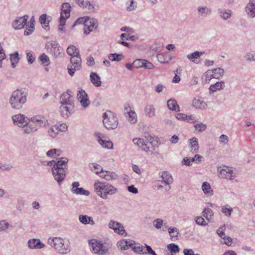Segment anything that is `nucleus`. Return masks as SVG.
Here are the masks:
<instances>
[{
    "label": "nucleus",
    "instance_id": "nucleus-24",
    "mask_svg": "<svg viewBox=\"0 0 255 255\" xmlns=\"http://www.w3.org/2000/svg\"><path fill=\"white\" fill-rule=\"evenodd\" d=\"M192 105L194 107L201 110H204L207 107L206 103L202 98H194L193 100Z\"/></svg>",
    "mask_w": 255,
    "mask_h": 255
},
{
    "label": "nucleus",
    "instance_id": "nucleus-4",
    "mask_svg": "<svg viewBox=\"0 0 255 255\" xmlns=\"http://www.w3.org/2000/svg\"><path fill=\"white\" fill-rule=\"evenodd\" d=\"M103 118L104 125L107 129H114L117 128L118 125V119L113 113L107 111L104 114Z\"/></svg>",
    "mask_w": 255,
    "mask_h": 255
},
{
    "label": "nucleus",
    "instance_id": "nucleus-28",
    "mask_svg": "<svg viewBox=\"0 0 255 255\" xmlns=\"http://www.w3.org/2000/svg\"><path fill=\"white\" fill-rule=\"evenodd\" d=\"M90 77L91 82L95 86L100 87L101 86V78L96 73L91 72Z\"/></svg>",
    "mask_w": 255,
    "mask_h": 255
},
{
    "label": "nucleus",
    "instance_id": "nucleus-10",
    "mask_svg": "<svg viewBox=\"0 0 255 255\" xmlns=\"http://www.w3.org/2000/svg\"><path fill=\"white\" fill-rule=\"evenodd\" d=\"M84 24V33L87 35L97 28L98 22L95 19H89L88 18V19L85 20Z\"/></svg>",
    "mask_w": 255,
    "mask_h": 255
},
{
    "label": "nucleus",
    "instance_id": "nucleus-35",
    "mask_svg": "<svg viewBox=\"0 0 255 255\" xmlns=\"http://www.w3.org/2000/svg\"><path fill=\"white\" fill-rule=\"evenodd\" d=\"M202 189L206 195L210 196L213 195V190L209 183L204 182L202 184Z\"/></svg>",
    "mask_w": 255,
    "mask_h": 255
},
{
    "label": "nucleus",
    "instance_id": "nucleus-42",
    "mask_svg": "<svg viewBox=\"0 0 255 255\" xmlns=\"http://www.w3.org/2000/svg\"><path fill=\"white\" fill-rule=\"evenodd\" d=\"M39 21L41 24H43L44 28L47 30V28L49 29V21H47V15L46 14H42L39 17Z\"/></svg>",
    "mask_w": 255,
    "mask_h": 255
},
{
    "label": "nucleus",
    "instance_id": "nucleus-40",
    "mask_svg": "<svg viewBox=\"0 0 255 255\" xmlns=\"http://www.w3.org/2000/svg\"><path fill=\"white\" fill-rule=\"evenodd\" d=\"M167 248L171 254H177L179 253L180 249L178 245L171 243L167 245Z\"/></svg>",
    "mask_w": 255,
    "mask_h": 255
},
{
    "label": "nucleus",
    "instance_id": "nucleus-37",
    "mask_svg": "<svg viewBox=\"0 0 255 255\" xmlns=\"http://www.w3.org/2000/svg\"><path fill=\"white\" fill-rule=\"evenodd\" d=\"M61 131V129L56 126H51L48 130L47 132L50 136L54 138Z\"/></svg>",
    "mask_w": 255,
    "mask_h": 255
},
{
    "label": "nucleus",
    "instance_id": "nucleus-53",
    "mask_svg": "<svg viewBox=\"0 0 255 255\" xmlns=\"http://www.w3.org/2000/svg\"><path fill=\"white\" fill-rule=\"evenodd\" d=\"M38 60L42 64L49 62V59L48 56L45 53H42V54H41L38 57Z\"/></svg>",
    "mask_w": 255,
    "mask_h": 255
},
{
    "label": "nucleus",
    "instance_id": "nucleus-8",
    "mask_svg": "<svg viewBox=\"0 0 255 255\" xmlns=\"http://www.w3.org/2000/svg\"><path fill=\"white\" fill-rule=\"evenodd\" d=\"M133 142L139 147L141 148L144 151L147 152L149 151L150 148L147 144L149 143L153 145L155 143L157 142V141L154 140L152 136H149L147 138L146 141L143 138H136L133 139Z\"/></svg>",
    "mask_w": 255,
    "mask_h": 255
},
{
    "label": "nucleus",
    "instance_id": "nucleus-6",
    "mask_svg": "<svg viewBox=\"0 0 255 255\" xmlns=\"http://www.w3.org/2000/svg\"><path fill=\"white\" fill-rule=\"evenodd\" d=\"M71 9V7L69 3L65 2L62 4L58 27L60 30H62V27L65 24L66 19L69 17Z\"/></svg>",
    "mask_w": 255,
    "mask_h": 255
},
{
    "label": "nucleus",
    "instance_id": "nucleus-9",
    "mask_svg": "<svg viewBox=\"0 0 255 255\" xmlns=\"http://www.w3.org/2000/svg\"><path fill=\"white\" fill-rule=\"evenodd\" d=\"M67 53L71 56L70 61L71 64H79L81 59L79 55V50L73 45H69L67 49Z\"/></svg>",
    "mask_w": 255,
    "mask_h": 255
},
{
    "label": "nucleus",
    "instance_id": "nucleus-50",
    "mask_svg": "<svg viewBox=\"0 0 255 255\" xmlns=\"http://www.w3.org/2000/svg\"><path fill=\"white\" fill-rule=\"evenodd\" d=\"M198 12L201 14L204 13L206 14H210L211 12V10L210 8L205 6H199L198 7Z\"/></svg>",
    "mask_w": 255,
    "mask_h": 255
},
{
    "label": "nucleus",
    "instance_id": "nucleus-58",
    "mask_svg": "<svg viewBox=\"0 0 255 255\" xmlns=\"http://www.w3.org/2000/svg\"><path fill=\"white\" fill-rule=\"evenodd\" d=\"M97 6L94 2L88 1L87 7L89 12H94L97 9Z\"/></svg>",
    "mask_w": 255,
    "mask_h": 255
},
{
    "label": "nucleus",
    "instance_id": "nucleus-22",
    "mask_svg": "<svg viewBox=\"0 0 255 255\" xmlns=\"http://www.w3.org/2000/svg\"><path fill=\"white\" fill-rule=\"evenodd\" d=\"M190 150L192 153L197 152L199 149L198 141L196 137H193L189 140Z\"/></svg>",
    "mask_w": 255,
    "mask_h": 255
},
{
    "label": "nucleus",
    "instance_id": "nucleus-36",
    "mask_svg": "<svg viewBox=\"0 0 255 255\" xmlns=\"http://www.w3.org/2000/svg\"><path fill=\"white\" fill-rule=\"evenodd\" d=\"M225 87V83L224 82H218L215 84L211 85L209 88L210 91L212 92H215L217 90L223 89Z\"/></svg>",
    "mask_w": 255,
    "mask_h": 255
},
{
    "label": "nucleus",
    "instance_id": "nucleus-63",
    "mask_svg": "<svg viewBox=\"0 0 255 255\" xmlns=\"http://www.w3.org/2000/svg\"><path fill=\"white\" fill-rule=\"evenodd\" d=\"M228 137L225 134H222L219 137V141L223 145H226L228 142Z\"/></svg>",
    "mask_w": 255,
    "mask_h": 255
},
{
    "label": "nucleus",
    "instance_id": "nucleus-52",
    "mask_svg": "<svg viewBox=\"0 0 255 255\" xmlns=\"http://www.w3.org/2000/svg\"><path fill=\"white\" fill-rule=\"evenodd\" d=\"M168 232L171 238L176 237L178 235V230L176 228L170 227L168 228Z\"/></svg>",
    "mask_w": 255,
    "mask_h": 255
},
{
    "label": "nucleus",
    "instance_id": "nucleus-3",
    "mask_svg": "<svg viewBox=\"0 0 255 255\" xmlns=\"http://www.w3.org/2000/svg\"><path fill=\"white\" fill-rule=\"evenodd\" d=\"M26 101V96L20 90L14 91L9 100V103L15 109H20Z\"/></svg>",
    "mask_w": 255,
    "mask_h": 255
},
{
    "label": "nucleus",
    "instance_id": "nucleus-27",
    "mask_svg": "<svg viewBox=\"0 0 255 255\" xmlns=\"http://www.w3.org/2000/svg\"><path fill=\"white\" fill-rule=\"evenodd\" d=\"M144 112L146 116L152 118L155 116L156 110L152 105H146L144 108Z\"/></svg>",
    "mask_w": 255,
    "mask_h": 255
},
{
    "label": "nucleus",
    "instance_id": "nucleus-49",
    "mask_svg": "<svg viewBox=\"0 0 255 255\" xmlns=\"http://www.w3.org/2000/svg\"><path fill=\"white\" fill-rule=\"evenodd\" d=\"M19 55L17 52L10 55V60L11 64H17L19 62Z\"/></svg>",
    "mask_w": 255,
    "mask_h": 255
},
{
    "label": "nucleus",
    "instance_id": "nucleus-46",
    "mask_svg": "<svg viewBox=\"0 0 255 255\" xmlns=\"http://www.w3.org/2000/svg\"><path fill=\"white\" fill-rule=\"evenodd\" d=\"M90 168L96 174L102 173L103 171L102 166L97 164L93 163L91 164Z\"/></svg>",
    "mask_w": 255,
    "mask_h": 255
},
{
    "label": "nucleus",
    "instance_id": "nucleus-59",
    "mask_svg": "<svg viewBox=\"0 0 255 255\" xmlns=\"http://www.w3.org/2000/svg\"><path fill=\"white\" fill-rule=\"evenodd\" d=\"M203 158V156L199 154H196L194 157H191V160L193 162H195L197 164H199L201 162L202 159Z\"/></svg>",
    "mask_w": 255,
    "mask_h": 255
},
{
    "label": "nucleus",
    "instance_id": "nucleus-60",
    "mask_svg": "<svg viewBox=\"0 0 255 255\" xmlns=\"http://www.w3.org/2000/svg\"><path fill=\"white\" fill-rule=\"evenodd\" d=\"M232 211L233 209L232 208H228V205L224 206L222 207L223 213H224L227 216H230Z\"/></svg>",
    "mask_w": 255,
    "mask_h": 255
},
{
    "label": "nucleus",
    "instance_id": "nucleus-51",
    "mask_svg": "<svg viewBox=\"0 0 255 255\" xmlns=\"http://www.w3.org/2000/svg\"><path fill=\"white\" fill-rule=\"evenodd\" d=\"M125 37L126 40H131L135 41L137 38L136 36L134 35H129V34H127L126 33H122L121 35V38L122 40H124V38Z\"/></svg>",
    "mask_w": 255,
    "mask_h": 255
},
{
    "label": "nucleus",
    "instance_id": "nucleus-20",
    "mask_svg": "<svg viewBox=\"0 0 255 255\" xmlns=\"http://www.w3.org/2000/svg\"><path fill=\"white\" fill-rule=\"evenodd\" d=\"M156 58L160 64H169L172 59L171 56L167 53L158 54Z\"/></svg>",
    "mask_w": 255,
    "mask_h": 255
},
{
    "label": "nucleus",
    "instance_id": "nucleus-16",
    "mask_svg": "<svg viewBox=\"0 0 255 255\" xmlns=\"http://www.w3.org/2000/svg\"><path fill=\"white\" fill-rule=\"evenodd\" d=\"M13 123L19 127H24L28 124L27 121L29 120L23 115L18 114L12 117Z\"/></svg>",
    "mask_w": 255,
    "mask_h": 255
},
{
    "label": "nucleus",
    "instance_id": "nucleus-54",
    "mask_svg": "<svg viewBox=\"0 0 255 255\" xmlns=\"http://www.w3.org/2000/svg\"><path fill=\"white\" fill-rule=\"evenodd\" d=\"M194 127L198 132L204 131L207 128L206 126L202 123L195 124Z\"/></svg>",
    "mask_w": 255,
    "mask_h": 255
},
{
    "label": "nucleus",
    "instance_id": "nucleus-31",
    "mask_svg": "<svg viewBox=\"0 0 255 255\" xmlns=\"http://www.w3.org/2000/svg\"><path fill=\"white\" fill-rule=\"evenodd\" d=\"M79 220L80 222L83 224H95V222L93 218L86 215H80L79 216Z\"/></svg>",
    "mask_w": 255,
    "mask_h": 255
},
{
    "label": "nucleus",
    "instance_id": "nucleus-14",
    "mask_svg": "<svg viewBox=\"0 0 255 255\" xmlns=\"http://www.w3.org/2000/svg\"><path fill=\"white\" fill-rule=\"evenodd\" d=\"M117 191V189L113 186L112 185L109 184H105L104 187L103 188V192H101V193L99 194L103 199H105L107 198L108 194L113 195Z\"/></svg>",
    "mask_w": 255,
    "mask_h": 255
},
{
    "label": "nucleus",
    "instance_id": "nucleus-47",
    "mask_svg": "<svg viewBox=\"0 0 255 255\" xmlns=\"http://www.w3.org/2000/svg\"><path fill=\"white\" fill-rule=\"evenodd\" d=\"M105 183L97 181L94 184V188L96 192L99 194L101 192H103V188L105 186Z\"/></svg>",
    "mask_w": 255,
    "mask_h": 255
},
{
    "label": "nucleus",
    "instance_id": "nucleus-34",
    "mask_svg": "<svg viewBox=\"0 0 255 255\" xmlns=\"http://www.w3.org/2000/svg\"><path fill=\"white\" fill-rule=\"evenodd\" d=\"M30 120L33 123H37L40 126H41L43 124L44 126H46L48 124V121L47 120H45L44 118L41 117L39 116L33 117L31 118Z\"/></svg>",
    "mask_w": 255,
    "mask_h": 255
},
{
    "label": "nucleus",
    "instance_id": "nucleus-2",
    "mask_svg": "<svg viewBox=\"0 0 255 255\" xmlns=\"http://www.w3.org/2000/svg\"><path fill=\"white\" fill-rule=\"evenodd\" d=\"M48 243L60 254H68L71 251L70 244H65L64 240L61 238H50L48 240Z\"/></svg>",
    "mask_w": 255,
    "mask_h": 255
},
{
    "label": "nucleus",
    "instance_id": "nucleus-39",
    "mask_svg": "<svg viewBox=\"0 0 255 255\" xmlns=\"http://www.w3.org/2000/svg\"><path fill=\"white\" fill-rule=\"evenodd\" d=\"M212 70H207L203 76L202 79H204L205 82L208 83L212 78H214Z\"/></svg>",
    "mask_w": 255,
    "mask_h": 255
},
{
    "label": "nucleus",
    "instance_id": "nucleus-12",
    "mask_svg": "<svg viewBox=\"0 0 255 255\" xmlns=\"http://www.w3.org/2000/svg\"><path fill=\"white\" fill-rule=\"evenodd\" d=\"M28 17L27 15L17 17L12 23L13 27L15 29H20L23 28L25 25L28 26L27 24Z\"/></svg>",
    "mask_w": 255,
    "mask_h": 255
},
{
    "label": "nucleus",
    "instance_id": "nucleus-5",
    "mask_svg": "<svg viewBox=\"0 0 255 255\" xmlns=\"http://www.w3.org/2000/svg\"><path fill=\"white\" fill-rule=\"evenodd\" d=\"M219 177L227 180H232L236 175V170L231 167L223 165L218 167Z\"/></svg>",
    "mask_w": 255,
    "mask_h": 255
},
{
    "label": "nucleus",
    "instance_id": "nucleus-19",
    "mask_svg": "<svg viewBox=\"0 0 255 255\" xmlns=\"http://www.w3.org/2000/svg\"><path fill=\"white\" fill-rule=\"evenodd\" d=\"M45 47L47 50H50L51 52L53 53L55 55L60 53L59 50L60 46L56 41H50L47 42Z\"/></svg>",
    "mask_w": 255,
    "mask_h": 255
},
{
    "label": "nucleus",
    "instance_id": "nucleus-44",
    "mask_svg": "<svg viewBox=\"0 0 255 255\" xmlns=\"http://www.w3.org/2000/svg\"><path fill=\"white\" fill-rule=\"evenodd\" d=\"M212 70L214 74L213 75H214V78L215 79H219L223 75L224 73V69L220 68H215L214 69H212Z\"/></svg>",
    "mask_w": 255,
    "mask_h": 255
},
{
    "label": "nucleus",
    "instance_id": "nucleus-30",
    "mask_svg": "<svg viewBox=\"0 0 255 255\" xmlns=\"http://www.w3.org/2000/svg\"><path fill=\"white\" fill-rule=\"evenodd\" d=\"M205 54L204 51H195L187 55V58L191 62L195 63V61L200 57V56Z\"/></svg>",
    "mask_w": 255,
    "mask_h": 255
},
{
    "label": "nucleus",
    "instance_id": "nucleus-48",
    "mask_svg": "<svg viewBox=\"0 0 255 255\" xmlns=\"http://www.w3.org/2000/svg\"><path fill=\"white\" fill-rule=\"evenodd\" d=\"M61 151L60 150H58L57 149L54 148L48 150L46 154L48 156L53 157L55 155L58 156H60L61 155Z\"/></svg>",
    "mask_w": 255,
    "mask_h": 255
},
{
    "label": "nucleus",
    "instance_id": "nucleus-13",
    "mask_svg": "<svg viewBox=\"0 0 255 255\" xmlns=\"http://www.w3.org/2000/svg\"><path fill=\"white\" fill-rule=\"evenodd\" d=\"M74 105H67L61 104L59 107V111L62 117L67 118L74 112Z\"/></svg>",
    "mask_w": 255,
    "mask_h": 255
},
{
    "label": "nucleus",
    "instance_id": "nucleus-15",
    "mask_svg": "<svg viewBox=\"0 0 255 255\" xmlns=\"http://www.w3.org/2000/svg\"><path fill=\"white\" fill-rule=\"evenodd\" d=\"M161 183L164 186L165 191H168L170 189V184L173 182V178L172 176L167 172L164 171L162 173Z\"/></svg>",
    "mask_w": 255,
    "mask_h": 255
},
{
    "label": "nucleus",
    "instance_id": "nucleus-26",
    "mask_svg": "<svg viewBox=\"0 0 255 255\" xmlns=\"http://www.w3.org/2000/svg\"><path fill=\"white\" fill-rule=\"evenodd\" d=\"M28 243L29 247L31 249H41L44 246L38 239L29 240Z\"/></svg>",
    "mask_w": 255,
    "mask_h": 255
},
{
    "label": "nucleus",
    "instance_id": "nucleus-25",
    "mask_svg": "<svg viewBox=\"0 0 255 255\" xmlns=\"http://www.w3.org/2000/svg\"><path fill=\"white\" fill-rule=\"evenodd\" d=\"M95 135L96 136L98 137V140L99 143L104 148H107L108 149H112L113 148V142L111 141H106L101 139L100 136V133H95Z\"/></svg>",
    "mask_w": 255,
    "mask_h": 255
},
{
    "label": "nucleus",
    "instance_id": "nucleus-43",
    "mask_svg": "<svg viewBox=\"0 0 255 255\" xmlns=\"http://www.w3.org/2000/svg\"><path fill=\"white\" fill-rule=\"evenodd\" d=\"M202 215L207 220L210 221L212 216L213 215V212L210 208H205L202 212Z\"/></svg>",
    "mask_w": 255,
    "mask_h": 255
},
{
    "label": "nucleus",
    "instance_id": "nucleus-45",
    "mask_svg": "<svg viewBox=\"0 0 255 255\" xmlns=\"http://www.w3.org/2000/svg\"><path fill=\"white\" fill-rule=\"evenodd\" d=\"M124 58V56L122 54L113 53L111 54L109 56L110 60L114 61L119 62Z\"/></svg>",
    "mask_w": 255,
    "mask_h": 255
},
{
    "label": "nucleus",
    "instance_id": "nucleus-56",
    "mask_svg": "<svg viewBox=\"0 0 255 255\" xmlns=\"http://www.w3.org/2000/svg\"><path fill=\"white\" fill-rule=\"evenodd\" d=\"M27 59L28 63H32L35 59V54L34 52L30 51L26 54Z\"/></svg>",
    "mask_w": 255,
    "mask_h": 255
},
{
    "label": "nucleus",
    "instance_id": "nucleus-29",
    "mask_svg": "<svg viewBox=\"0 0 255 255\" xmlns=\"http://www.w3.org/2000/svg\"><path fill=\"white\" fill-rule=\"evenodd\" d=\"M167 105L170 110L175 112L180 111V108L176 101L173 99L168 100L167 102Z\"/></svg>",
    "mask_w": 255,
    "mask_h": 255
},
{
    "label": "nucleus",
    "instance_id": "nucleus-41",
    "mask_svg": "<svg viewBox=\"0 0 255 255\" xmlns=\"http://www.w3.org/2000/svg\"><path fill=\"white\" fill-rule=\"evenodd\" d=\"M71 191L73 193L77 194V195H84L86 196H88L90 194V192L87 190H85L83 188H77L76 189H73L71 190Z\"/></svg>",
    "mask_w": 255,
    "mask_h": 255
},
{
    "label": "nucleus",
    "instance_id": "nucleus-17",
    "mask_svg": "<svg viewBox=\"0 0 255 255\" xmlns=\"http://www.w3.org/2000/svg\"><path fill=\"white\" fill-rule=\"evenodd\" d=\"M77 99L83 107L86 108L89 105L90 101L88 99L87 93L84 90L81 89L78 91Z\"/></svg>",
    "mask_w": 255,
    "mask_h": 255
},
{
    "label": "nucleus",
    "instance_id": "nucleus-64",
    "mask_svg": "<svg viewBox=\"0 0 255 255\" xmlns=\"http://www.w3.org/2000/svg\"><path fill=\"white\" fill-rule=\"evenodd\" d=\"M77 3L83 8H87L88 1L84 0H75Z\"/></svg>",
    "mask_w": 255,
    "mask_h": 255
},
{
    "label": "nucleus",
    "instance_id": "nucleus-55",
    "mask_svg": "<svg viewBox=\"0 0 255 255\" xmlns=\"http://www.w3.org/2000/svg\"><path fill=\"white\" fill-rule=\"evenodd\" d=\"M195 222L197 224L205 226L208 225V223L205 221L204 219L202 217H197L195 219Z\"/></svg>",
    "mask_w": 255,
    "mask_h": 255
},
{
    "label": "nucleus",
    "instance_id": "nucleus-21",
    "mask_svg": "<svg viewBox=\"0 0 255 255\" xmlns=\"http://www.w3.org/2000/svg\"><path fill=\"white\" fill-rule=\"evenodd\" d=\"M246 11L251 17L255 16V0H250L246 8Z\"/></svg>",
    "mask_w": 255,
    "mask_h": 255
},
{
    "label": "nucleus",
    "instance_id": "nucleus-38",
    "mask_svg": "<svg viewBox=\"0 0 255 255\" xmlns=\"http://www.w3.org/2000/svg\"><path fill=\"white\" fill-rule=\"evenodd\" d=\"M125 116L130 123L134 124L137 122L136 114L134 111H130L127 115H125Z\"/></svg>",
    "mask_w": 255,
    "mask_h": 255
},
{
    "label": "nucleus",
    "instance_id": "nucleus-33",
    "mask_svg": "<svg viewBox=\"0 0 255 255\" xmlns=\"http://www.w3.org/2000/svg\"><path fill=\"white\" fill-rule=\"evenodd\" d=\"M218 12L219 13L220 16L225 20H227L229 18L232 14V12L231 10H227L224 8L218 9Z\"/></svg>",
    "mask_w": 255,
    "mask_h": 255
},
{
    "label": "nucleus",
    "instance_id": "nucleus-61",
    "mask_svg": "<svg viewBox=\"0 0 255 255\" xmlns=\"http://www.w3.org/2000/svg\"><path fill=\"white\" fill-rule=\"evenodd\" d=\"M246 60L250 62L255 61V54L252 53H248L245 56Z\"/></svg>",
    "mask_w": 255,
    "mask_h": 255
},
{
    "label": "nucleus",
    "instance_id": "nucleus-57",
    "mask_svg": "<svg viewBox=\"0 0 255 255\" xmlns=\"http://www.w3.org/2000/svg\"><path fill=\"white\" fill-rule=\"evenodd\" d=\"M143 249L144 248L143 246H134L132 248V250H133L135 253L142 254H146V252H143Z\"/></svg>",
    "mask_w": 255,
    "mask_h": 255
},
{
    "label": "nucleus",
    "instance_id": "nucleus-32",
    "mask_svg": "<svg viewBox=\"0 0 255 255\" xmlns=\"http://www.w3.org/2000/svg\"><path fill=\"white\" fill-rule=\"evenodd\" d=\"M176 118L179 120H182L184 121H187L190 123H194L196 121L194 120V118L192 116H187L184 114L178 113L176 115Z\"/></svg>",
    "mask_w": 255,
    "mask_h": 255
},
{
    "label": "nucleus",
    "instance_id": "nucleus-23",
    "mask_svg": "<svg viewBox=\"0 0 255 255\" xmlns=\"http://www.w3.org/2000/svg\"><path fill=\"white\" fill-rule=\"evenodd\" d=\"M100 176L107 181L116 179L118 177L116 173L108 171H103Z\"/></svg>",
    "mask_w": 255,
    "mask_h": 255
},
{
    "label": "nucleus",
    "instance_id": "nucleus-7",
    "mask_svg": "<svg viewBox=\"0 0 255 255\" xmlns=\"http://www.w3.org/2000/svg\"><path fill=\"white\" fill-rule=\"evenodd\" d=\"M89 245L95 254L99 255H109L108 249L104 246L102 243L98 242L96 240H89Z\"/></svg>",
    "mask_w": 255,
    "mask_h": 255
},
{
    "label": "nucleus",
    "instance_id": "nucleus-11",
    "mask_svg": "<svg viewBox=\"0 0 255 255\" xmlns=\"http://www.w3.org/2000/svg\"><path fill=\"white\" fill-rule=\"evenodd\" d=\"M60 104L62 105H74V100L69 90L63 93L61 95L60 97Z\"/></svg>",
    "mask_w": 255,
    "mask_h": 255
},
{
    "label": "nucleus",
    "instance_id": "nucleus-1",
    "mask_svg": "<svg viewBox=\"0 0 255 255\" xmlns=\"http://www.w3.org/2000/svg\"><path fill=\"white\" fill-rule=\"evenodd\" d=\"M68 159L66 157H60L55 160L48 162V165L51 166L53 164L52 168L53 174L55 179L59 184L64 180L65 177V169L67 167Z\"/></svg>",
    "mask_w": 255,
    "mask_h": 255
},
{
    "label": "nucleus",
    "instance_id": "nucleus-62",
    "mask_svg": "<svg viewBox=\"0 0 255 255\" xmlns=\"http://www.w3.org/2000/svg\"><path fill=\"white\" fill-rule=\"evenodd\" d=\"M163 221L162 219H157L153 221V226L156 229H160L163 225Z\"/></svg>",
    "mask_w": 255,
    "mask_h": 255
},
{
    "label": "nucleus",
    "instance_id": "nucleus-18",
    "mask_svg": "<svg viewBox=\"0 0 255 255\" xmlns=\"http://www.w3.org/2000/svg\"><path fill=\"white\" fill-rule=\"evenodd\" d=\"M109 227L110 228L113 229L116 233L119 234L123 235L125 233L124 227L120 223L111 221L109 224Z\"/></svg>",
    "mask_w": 255,
    "mask_h": 255
}]
</instances>
